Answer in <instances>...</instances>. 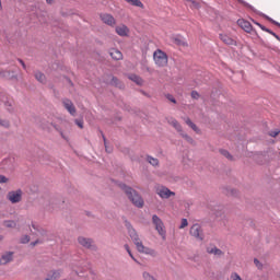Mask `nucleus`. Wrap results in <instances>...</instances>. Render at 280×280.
<instances>
[{"mask_svg": "<svg viewBox=\"0 0 280 280\" xmlns=\"http://www.w3.org/2000/svg\"><path fill=\"white\" fill-rule=\"evenodd\" d=\"M126 229L129 233V236L131 237L135 246L137 247V250L139 253H143L144 255H150L151 257H156V250L143 246V242H141V238H139V234L137 233V230L132 228V224L130 222H125Z\"/></svg>", "mask_w": 280, "mask_h": 280, "instance_id": "obj_1", "label": "nucleus"}, {"mask_svg": "<svg viewBox=\"0 0 280 280\" xmlns=\"http://www.w3.org/2000/svg\"><path fill=\"white\" fill-rule=\"evenodd\" d=\"M120 189L125 191L129 200L135 205V207H138L141 209L143 207V198H141V195L137 192V190L132 189L131 187L126 186V184H119Z\"/></svg>", "mask_w": 280, "mask_h": 280, "instance_id": "obj_2", "label": "nucleus"}, {"mask_svg": "<svg viewBox=\"0 0 280 280\" xmlns=\"http://www.w3.org/2000/svg\"><path fill=\"white\" fill-rule=\"evenodd\" d=\"M152 223L155 226V231H158L159 235L162 236V240H166L167 231L165 230V223H163V220H161V218H159V215L153 214Z\"/></svg>", "mask_w": 280, "mask_h": 280, "instance_id": "obj_3", "label": "nucleus"}, {"mask_svg": "<svg viewBox=\"0 0 280 280\" xmlns=\"http://www.w3.org/2000/svg\"><path fill=\"white\" fill-rule=\"evenodd\" d=\"M153 60H154L155 65L159 67H167V54H165L161 49H158L154 51Z\"/></svg>", "mask_w": 280, "mask_h": 280, "instance_id": "obj_4", "label": "nucleus"}, {"mask_svg": "<svg viewBox=\"0 0 280 280\" xmlns=\"http://www.w3.org/2000/svg\"><path fill=\"white\" fill-rule=\"evenodd\" d=\"M7 199L12 205H16L18 202H21V200L23 199V190L18 189V190L9 191L7 195Z\"/></svg>", "mask_w": 280, "mask_h": 280, "instance_id": "obj_5", "label": "nucleus"}, {"mask_svg": "<svg viewBox=\"0 0 280 280\" xmlns=\"http://www.w3.org/2000/svg\"><path fill=\"white\" fill-rule=\"evenodd\" d=\"M156 194L162 199H167V198H171V196H176V192L170 190V188H167L165 186H159L156 188Z\"/></svg>", "mask_w": 280, "mask_h": 280, "instance_id": "obj_6", "label": "nucleus"}, {"mask_svg": "<svg viewBox=\"0 0 280 280\" xmlns=\"http://www.w3.org/2000/svg\"><path fill=\"white\" fill-rule=\"evenodd\" d=\"M190 235H192V237H196V240H199L200 242H202L203 235H202V229L200 228V224H194L190 228Z\"/></svg>", "mask_w": 280, "mask_h": 280, "instance_id": "obj_7", "label": "nucleus"}, {"mask_svg": "<svg viewBox=\"0 0 280 280\" xmlns=\"http://www.w3.org/2000/svg\"><path fill=\"white\" fill-rule=\"evenodd\" d=\"M62 104H63L66 110H68V113L70 115H72V117H75L77 110H75V105H73V102H71V100L65 98L62 101Z\"/></svg>", "mask_w": 280, "mask_h": 280, "instance_id": "obj_8", "label": "nucleus"}, {"mask_svg": "<svg viewBox=\"0 0 280 280\" xmlns=\"http://www.w3.org/2000/svg\"><path fill=\"white\" fill-rule=\"evenodd\" d=\"M101 20L103 21V23L109 25L110 27H113V25L117 23L115 21V18L108 13L101 14Z\"/></svg>", "mask_w": 280, "mask_h": 280, "instance_id": "obj_9", "label": "nucleus"}, {"mask_svg": "<svg viewBox=\"0 0 280 280\" xmlns=\"http://www.w3.org/2000/svg\"><path fill=\"white\" fill-rule=\"evenodd\" d=\"M237 25H240V27H242V30H244V32L250 33L253 32V25L250 24V22L241 19L237 21Z\"/></svg>", "mask_w": 280, "mask_h": 280, "instance_id": "obj_10", "label": "nucleus"}, {"mask_svg": "<svg viewBox=\"0 0 280 280\" xmlns=\"http://www.w3.org/2000/svg\"><path fill=\"white\" fill-rule=\"evenodd\" d=\"M78 242L81 246H84V248H92L93 247V240L86 238L84 236H80L78 238Z\"/></svg>", "mask_w": 280, "mask_h": 280, "instance_id": "obj_11", "label": "nucleus"}, {"mask_svg": "<svg viewBox=\"0 0 280 280\" xmlns=\"http://www.w3.org/2000/svg\"><path fill=\"white\" fill-rule=\"evenodd\" d=\"M207 253L209 255H214L215 257H222V255H224V252H222V249H220L215 246L207 247Z\"/></svg>", "mask_w": 280, "mask_h": 280, "instance_id": "obj_12", "label": "nucleus"}, {"mask_svg": "<svg viewBox=\"0 0 280 280\" xmlns=\"http://www.w3.org/2000/svg\"><path fill=\"white\" fill-rule=\"evenodd\" d=\"M116 33L118 36H128L130 34V30L125 24L116 26Z\"/></svg>", "mask_w": 280, "mask_h": 280, "instance_id": "obj_13", "label": "nucleus"}, {"mask_svg": "<svg viewBox=\"0 0 280 280\" xmlns=\"http://www.w3.org/2000/svg\"><path fill=\"white\" fill-rule=\"evenodd\" d=\"M220 38L225 45H237V42L226 34H220Z\"/></svg>", "mask_w": 280, "mask_h": 280, "instance_id": "obj_14", "label": "nucleus"}, {"mask_svg": "<svg viewBox=\"0 0 280 280\" xmlns=\"http://www.w3.org/2000/svg\"><path fill=\"white\" fill-rule=\"evenodd\" d=\"M109 56L114 59V60H121L124 58V55L121 54V51L113 48L109 50Z\"/></svg>", "mask_w": 280, "mask_h": 280, "instance_id": "obj_15", "label": "nucleus"}, {"mask_svg": "<svg viewBox=\"0 0 280 280\" xmlns=\"http://www.w3.org/2000/svg\"><path fill=\"white\" fill-rule=\"evenodd\" d=\"M12 257H13V253L8 252L7 254L2 255L0 259V264H2L3 266H5V264H10V261L12 260Z\"/></svg>", "mask_w": 280, "mask_h": 280, "instance_id": "obj_16", "label": "nucleus"}, {"mask_svg": "<svg viewBox=\"0 0 280 280\" xmlns=\"http://www.w3.org/2000/svg\"><path fill=\"white\" fill-rule=\"evenodd\" d=\"M256 25H258V27H260V30H262V32H267L268 34H271V36H273L275 38H277V40H280L279 35H277V33L270 31L268 27L261 25L260 23L256 22Z\"/></svg>", "mask_w": 280, "mask_h": 280, "instance_id": "obj_17", "label": "nucleus"}, {"mask_svg": "<svg viewBox=\"0 0 280 280\" xmlns=\"http://www.w3.org/2000/svg\"><path fill=\"white\" fill-rule=\"evenodd\" d=\"M168 124L171 126H173V128H175V130H177V132H183V127L180 126V124H178V121L174 118H171L168 120Z\"/></svg>", "mask_w": 280, "mask_h": 280, "instance_id": "obj_18", "label": "nucleus"}, {"mask_svg": "<svg viewBox=\"0 0 280 280\" xmlns=\"http://www.w3.org/2000/svg\"><path fill=\"white\" fill-rule=\"evenodd\" d=\"M129 80H131V82H135L136 84H138V86H141V84H143V79H141V77H139L137 74H130Z\"/></svg>", "mask_w": 280, "mask_h": 280, "instance_id": "obj_19", "label": "nucleus"}, {"mask_svg": "<svg viewBox=\"0 0 280 280\" xmlns=\"http://www.w3.org/2000/svg\"><path fill=\"white\" fill-rule=\"evenodd\" d=\"M129 5H133L135 8H144L143 2L141 0H125Z\"/></svg>", "mask_w": 280, "mask_h": 280, "instance_id": "obj_20", "label": "nucleus"}, {"mask_svg": "<svg viewBox=\"0 0 280 280\" xmlns=\"http://www.w3.org/2000/svg\"><path fill=\"white\" fill-rule=\"evenodd\" d=\"M58 277H60V271L54 270V271L48 272L46 280H56V279H58Z\"/></svg>", "mask_w": 280, "mask_h": 280, "instance_id": "obj_21", "label": "nucleus"}, {"mask_svg": "<svg viewBox=\"0 0 280 280\" xmlns=\"http://www.w3.org/2000/svg\"><path fill=\"white\" fill-rule=\"evenodd\" d=\"M187 3L192 10H198L200 8V3L194 0H187Z\"/></svg>", "mask_w": 280, "mask_h": 280, "instance_id": "obj_22", "label": "nucleus"}, {"mask_svg": "<svg viewBox=\"0 0 280 280\" xmlns=\"http://www.w3.org/2000/svg\"><path fill=\"white\" fill-rule=\"evenodd\" d=\"M147 161L148 163H150V165H153V167H156V165H159V160L156 158L148 156Z\"/></svg>", "mask_w": 280, "mask_h": 280, "instance_id": "obj_23", "label": "nucleus"}, {"mask_svg": "<svg viewBox=\"0 0 280 280\" xmlns=\"http://www.w3.org/2000/svg\"><path fill=\"white\" fill-rule=\"evenodd\" d=\"M185 122L187 124V126H189L192 130H195V132H198V127L196 126V124H194L191 121V119L186 118Z\"/></svg>", "mask_w": 280, "mask_h": 280, "instance_id": "obj_24", "label": "nucleus"}, {"mask_svg": "<svg viewBox=\"0 0 280 280\" xmlns=\"http://www.w3.org/2000/svg\"><path fill=\"white\" fill-rule=\"evenodd\" d=\"M221 154L225 156V159L233 161V155H231V153L228 150H221Z\"/></svg>", "mask_w": 280, "mask_h": 280, "instance_id": "obj_25", "label": "nucleus"}, {"mask_svg": "<svg viewBox=\"0 0 280 280\" xmlns=\"http://www.w3.org/2000/svg\"><path fill=\"white\" fill-rule=\"evenodd\" d=\"M35 78L38 82H45V75L42 72H36Z\"/></svg>", "mask_w": 280, "mask_h": 280, "instance_id": "obj_26", "label": "nucleus"}, {"mask_svg": "<svg viewBox=\"0 0 280 280\" xmlns=\"http://www.w3.org/2000/svg\"><path fill=\"white\" fill-rule=\"evenodd\" d=\"M142 277H143V279L144 280H156L152 275H150V272H148V271H144L143 273H142Z\"/></svg>", "mask_w": 280, "mask_h": 280, "instance_id": "obj_27", "label": "nucleus"}, {"mask_svg": "<svg viewBox=\"0 0 280 280\" xmlns=\"http://www.w3.org/2000/svg\"><path fill=\"white\" fill-rule=\"evenodd\" d=\"M4 226H7L8 229H14V226H16V222H14V221H5L4 222Z\"/></svg>", "mask_w": 280, "mask_h": 280, "instance_id": "obj_28", "label": "nucleus"}, {"mask_svg": "<svg viewBox=\"0 0 280 280\" xmlns=\"http://www.w3.org/2000/svg\"><path fill=\"white\" fill-rule=\"evenodd\" d=\"M21 244H28L30 242V236L28 235H24L20 238Z\"/></svg>", "mask_w": 280, "mask_h": 280, "instance_id": "obj_29", "label": "nucleus"}, {"mask_svg": "<svg viewBox=\"0 0 280 280\" xmlns=\"http://www.w3.org/2000/svg\"><path fill=\"white\" fill-rule=\"evenodd\" d=\"M279 135H280V130L279 129H275V130L269 132V137H278Z\"/></svg>", "mask_w": 280, "mask_h": 280, "instance_id": "obj_30", "label": "nucleus"}, {"mask_svg": "<svg viewBox=\"0 0 280 280\" xmlns=\"http://www.w3.org/2000/svg\"><path fill=\"white\" fill-rule=\"evenodd\" d=\"M176 45H186L185 40H183V37H175Z\"/></svg>", "mask_w": 280, "mask_h": 280, "instance_id": "obj_31", "label": "nucleus"}, {"mask_svg": "<svg viewBox=\"0 0 280 280\" xmlns=\"http://www.w3.org/2000/svg\"><path fill=\"white\" fill-rule=\"evenodd\" d=\"M189 222L187 221V219H182V223L179 225V229H185V226H188Z\"/></svg>", "mask_w": 280, "mask_h": 280, "instance_id": "obj_32", "label": "nucleus"}, {"mask_svg": "<svg viewBox=\"0 0 280 280\" xmlns=\"http://www.w3.org/2000/svg\"><path fill=\"white\" fill-rule=\"evenodd\" d=\"M183 139H186V141H188V143H191V141H194V139H191V137H189L187 133H182Z\"/></svg>", "mask_w": 280, "mask_h": 280, "instance_id": "obj_33", "label": "nucleus"}, {"mask_svg": "<svg viewBox=\"0 0 280 280\" xmlns=\"http://www.w3.org/2000/svg\"><path fill=\"white\" fill-rule=\"evenodd\" d=\"M192 100H198L200 97V94L197 91L191 92Z\"/></svg>", "mask_w": 280, "mask_h": 280, "instance_id": "obj_34", "label": "nucleus"}, {"mask_svg": "<svg viewBox=\"0 0 280 280\" xmlns=\"http://www.w3.org/2000/svg\"><path fill=\"white\" fill-rule=\"evenodd\" d=\"M74 122L79 126V128H84V121L75 119Z\"/></svg>", "mask_w": 280, "mask_h": 280, "instance_id": "obj_35", "label": "nucleus"}, {"mask_svg": "<svg viewBox=\"0 0 280 280\" xmlns=\"http://www.w3.org/2000/svg\"><path fill=\"white\" fill-rule=\"evenodd\" d=\"M8 183V177L0 175V184Z\"/></svg>", "mask_w": 280, "mask_h": 280, "instance_id": "obj_36", "label": "nucleus"}, {"mask_svg": "<svg viewBox=\"0 0 280 280\" xmlns=\"http://www.w3.org/2000/svg\"><path fill=\"white\" fill-rule=\"evenodd\" d=\"M0 126H3L4 128H8L10 126V122L9 121H1L0 120Z\"/></svg>", "mask_w": 280, "mask_h": 280, "instance_id": "obj_37", "label": "nucleus"}, {"mask_svg": "<svg viewBox=\"0 0 280 280\" xmlns=\"http://www.w3.org/2000/svg\"><path fill=\"white\" fill-rule=\"evenodd\" d=\"M254 264L257 266V268H261V262H259L257 258L254 259Z\"/></svg>", "mask_w": 280, "mask_h": 280, "instance_id": "obj_38", "label": "nucleus"}, {"mask_svg": "<svg viewBox=\"0 0 280 280\" xmlns=\"http://www.w3.org/2000/svg\"><path fill=\"white\" fill-rule=\"evenodd\" d=\"M167 100H170V102H173V104H176V98H174V96L168 95Z\"/></svg>", "mask_w": 280, "mask_h": 280, "instance_id": "obj_39", "label": "nucleus"}, {"mask_svg": "<svg viewBox=\"0 0 280 280\" xmlns=\"http://www.w3.org/2000/svg\"><path fill=\"white\" fill-rule=\"evenodd\" d=\"M103 141H104V144H105L106 152H110V149H108V147L106 145V137H104V136H103Z\"/></svg>", "mask_w": 280, "mask_h": 280, "instance_id": "obj_40", "label": "nucleus"}, {"mask_svg": "<svg viewBox=\"0 0 280 280\" xmlns=\"http://www.w3.org/2000/svg\"><path fill=\"white\" fill-rule=\"evenodd\" d=\"M240 3H243V5H246L247 8H253L250 4L246 3L244 0H238Z\"/></svg>", "mask_w": 280, "mask_h": 280, "instance_id": "obj_41", "label": "nucleus"}, {"mask_svg": "<svg viewBox=\"0 0 280 280\" xmlns=\"http://www.w3.org/2000/svg\"><path fill=\"white\" fill-rule=\"evenodd\" d=\"M117 82H118L117 78L113 77L112 78V84H115V86H117Z\"/></svg>", "mask_w": 280, "mask_h": 280, "instance_id": "obj_42", "label": "nucleus"}, {"mask_svg": "<svg viewBox=\"0 0 280 280\" xmlns=\"http://www.w3.org/2000/svg\"><path fill=\"white\" fill-rule=\"evenodd\" d=\"M129 257H131V259H133V261H136V264H139V260H137V258H135V256L132 254Z\"/></svg>", "mask_w": 280, "mask_h": 280, "instance_id": "obj_43", "label": "nucleus"}, {"mask_svg": "<svg viewBox=\"0 0 280 280\" xmlns=\"http://www.w3.org/2000/svg\"><path fill=\"white\" fill-rule=\"evenodd\" d=\"M129 257H131V259H133V261H136V264H139V260H137V258H135V256L132 254Z\"/></svg>", "mask_w": 280, "mask_h": 280, "instance_id": "obj_44", "label": "nucleus"}, {"mask_svg": "<svg viewBox=\"0 0 280 280\" xmlns=\"http://www.w3.org/2000/svg\"><path fill=\"white\" fill-rule=\"evenodd\" d=\"M19 62L22 65L23 69H25V62L23 60H19Z\"/></svg>", "mask_w": 280, "mask_h": 280, "instance_id": "obj_45", "label": "nucleus"}, {"mask_svg": "<svg viewBox=\"0 0 280 280\" xmlns=\"http://www.w3.org/2000/svg\"><path fill=\"white\" fill-rule=\"evenodd\" d=\"M36 244H38V241L32 242L31 246H36Z\"/></svg>", "mask_w": 280, "mask_h": 280, "instance_id": "obj_46", "label": "nucleus"}, {"mask_svg": "<svg viewBox=\"0 0 280 280\" xmlns=\"http://www.w3.org/2000/svg\"><path fill=\"white\" fill-rule=\"evenodd\" d=\"M125 248H126L127 253H130V247L128 245H125Z\"/></svg>", "mask_w": 280, "mask_h": 280, "instance_id": "obj_47", "label": "nucleus"}, {"mask_svg": "<svg viewBox=\"0 0 280 280\" xmlns=\"http://www.w3.org/2000/svg\"><path fill=\"white\" fill-rule=\"evenodd\" d=\"M129 256H132V252L129 249V252H127Z\"/></svg>", "mask_w": 280, "mask_h": 280, "instance_id": "obj_48", "label": "nucleus"}, {"mask_svg": "<svg viewBox=\"0 0 280 280\" xmlns=\"http://www.w3.org/2000/svg\"><path fill=\"white\" fill-rule=\"evenodd\" d=\"M51 1H54V0H46L47 3H51Z\"/></svg>", "mask_w": 280, "mask_h": 280, "instance_id": "obj_49", "label": "nucleus"}, {"mask_svg": "<svg viewBox=\"0 0 280 280\" xmlns=\"http://www.w3.org/2000/svg\"><path fill=\"white\" fill-rule=\"evenodd\" d=\"M3 240V236H0V241H2Z\"/></svg>", "mask_w": 280, "mask_h": 280, "instance_id": "obj_50", "label": "nucleus"}]
</instances>
